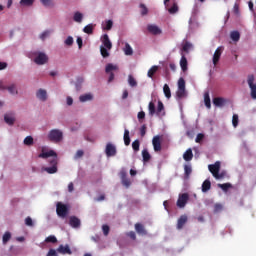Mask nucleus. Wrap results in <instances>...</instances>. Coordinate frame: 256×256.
Returning <instances> with one entry per match:
<instances>
[{"instance_id": "1", "label": "nucleus", "mask_w": 256, "mask_h": 256, "mask_svg": "<svg viewBox=\"0 0 256 256\" xmlns=\"http://www.w3.org/2000/svg\"><path fill=\"white\" fill-rule=\"evenodd\" d=\"M38 157H40V159H49V157H54L49 160V164L51 165V167H45L44 171H46V173H49V175L57 173V153L55 151L49 150L48 152H42L38 155Z\"/></svg>"}, {"instance_id": "2", "label": "nucleus", "mask_w": 256, "mask_h": 256, "mask_svg": "<svg viewBox=\"0 0 256 256\" xmlns=\"http://www.w3.org/2000/svg\"><path fill=\"white\" fill-rule=\"evenodd\" d=\"M111 49H113V43H111L109 35L104 34L102 37V46H100V53L104 59L109 57V51H111Z\"/></svg>"}, {"instance_id": "3", "label": "nucleus", "mask_w": 256, "mask_h": 256, "mask_svg": "<svg viewBox=\"0 0 256 256\" xmlns=\"http://www.w3.org/2000/svg\"><path fill=\"white\" fill-rule=\"evenodd\" d=\"M148 111L150 117H153V115H157V117H165V105H163V102L161 101H158L157 109L155 108V103L149 102Z\"/></svg>"}, {"instance_id": "4", "label": "nucleus", "mask_w": 256, "mask_h": 256, "mask_svg": "<svg viewBox=\"0 0 256 256\" xmlns=\"http://www.w3.org/2000/svg\"><path fill=\"white\" fill-rule=\"evenodd\" d=\"M32 57L36 65H45L49 61V57L44 52H32Z\"/></svg>"}, {"instance_id": "5", "label": "nucleus", "mask_w": 256, "mask_h": 256, "mask_svg": "<svg viewBox=\"0 0 256 256\" xmlns=\"http://www.w3.org/2000/svg\"><path fill=\"white\" fill-rule=\"evenodd\" d=\"M208 169L210 173H212L213 177H215V179H223L225 177L223 173H219L221 170V162L219 161L215 162L214 164H210Z\"/></svg>"}, {"instance_id": "6", "label": "nucleus", "mask_w": 256, "mask_h": 256, "mask_svg": "<svg viewBox=\"0 0 256 256\" xmlns=\"http://www.w3.org/2000/svg\"><path fill=\"white\" fill-rule=\"evenodd\" d=\"M48 139L53 143H60L63 141V132L59 129H52L48 134Z\"/></svg>"}, {"instance_id": "7", "label": "nucleus", "mask_w": 256, "mask_h": 256, "mask_svg": "<svg viewBox=\"0 0 256 256\" xmlns=\"http://www.w3.org/2000/svg\"><path fill=\"white\" fill-rule=\"evenodd\" d=\"M247 83L250 87V95L252 99H256V84H255V76L253 74L248 75Z\"/></svg>"}, {"instance_id": "8", "label": "nucleus", "mask_w": 256, "mask_h": 256, "mask_svg": "<svg viewBox=\"0 0 256 256\" xmlns=\"http://www.w3.org/2000/svg\"><path fill=\"white\" fill-rule=\"evenodd\" d=\"M119 175L122 185L126 187V189H129L131 187V180L127 177V170H125V168H122Z\"/></svg>"}, {"instance_id": "9", "label": "nucleus", "mask_w": 256, "mask_h": 256, "mask_svg": "<svg viewBox=\"0 0 256 256\" xmlns=\"http://www.w3.org/2000/svg\"><path fill=\"white\" fill-rule=\"evenodd\" d=\"M56 213L58 217H67V213H69V209L67 208V205L58 202L56 205Z\"/></svg>"}, {"instance_id": "10", "label": "nucleus", "mask_w": 256, "mask_h": 256, "mask_svg": "<svg viewBox=\"0 0 256 256\" xmlns=\"http://www.w3.org/2000/svg\"><path fill=\"white\" fill-rule=\"evenodd\" d=\"M118 69L119 67L117 65H113L112 63L106 65L105 71L106 73L110 74L108 78V83H111L115 79V74L112 73V71H117Z\"/></svg>"}, {"instance_id": "11", "label": "nucleus", "mask_w": 256, "mask_h": 256, "mask_svg": "<svg viewBox=\"0 0 256 256\" xmlns=\"http://www.w3.org/2000/svg\"><path fill=\"white\" fill-rule=\"evenodd\" d=\"M152 145H153L155 153L161 152V149H162L161 136H159V135L154 136L152 139Z\"/></svg>"}, {"instance_id": "12", "label": "nucleus", "mask_w": 256, "mask_h": 256, "mask_svg": "<svg viewBox=\"0 0 256 256\" xmlns=\"http://www.w3.org/2000/svg\"><path fill=\"white\" fill-rule=\"evenodd\" d=\"M147 31L151 35H161L163 33L161 28H159V26H157L155 24H148L147 25Z\"/></svg>"}, {"instance_id": "13", "label": "nucleus", "mask_w": 256, "mask_h": 256, "mask_svg": "<svg viewBox=\"0 0 256 256\" xmlns=\"http://www.w3.org/2000/svg\"><path fill=\"white\" fill-rule=\"evenodd\" d=\"M105 153L108 157H115L117 155V147L112 143L106 145Z\"/></svg>"}, {"instance_id": "14", "label": "nucleus", "mask_w": 256, "mask_h": 256, "mask_svg": "<svg viewBox=\"0 0 256 256\" xmlns=\"http://www.w3.org/2000/svg\"><path fill=\"white\" fill-rule=\"evenodd\" d=\"M57 253H60L61 255H73V251H71V248L69 247V244L60 245L57 248Z\"/></svg>"}, {"instance_id": "15", "label": "nucleus", "mask_w": 256, "mask_h": 256, "mask_svg": "<svg viewBox=\"0 0 256 256\" xmlns=\"http://www.w3.org/2000/svg\"><path fill=\"white\" fill-rule=\"evenodd\" d=\"M223 46H219L213 55L212 61H213V65H217V63H219V59H221V55L223 53Z\"/></svg>"}, {"instance_id": "16", "label": "nucleus", "mask_w": 256, "mask_h": 256, "mask_svg": "<svg viewBox=\"0 0 256 256\" xmlns=\"http://www.w3.org/2000/svg\"><path fill=\"white\" fill-rule=\"evenodd\" d=\"M187 201H189V194L184 193L179 196V198L177 200V206L180 208H183V207H185V205H187Z\"/></svg>"}, {"instance_id": "17", "label": "nucleus", "mask_w": 256, "mask_h": 256, "mask_svg": "<svg viewBox=\"0 0 256 256\" xmlns=\"http://www.w3.org/2000/svg\"><path fill=\"white\" fill-rule=\"evenodd\" d=\"M69 225L73 227V229H79V227H81V220L77 216H70Z\"/></svg>"}, {"instance_id": "18", "label": "nucleus", "mask_w": 256, "mask_h": 256, "mask_svg": "<svg viewBox=\"0 0 256 256\" xmlns=\"http://www.w3.org/2000/svg\"><path fill=\"white\" fill-rule=\"evenodd\" d=\"M4 121L7 125H15V113L9 112L4 115Z\"/></svg>"}, {"instance_id": "19", "label": "nucleus", "mask_w": 256, "mask_h": 256, "mask_svg": "<svg viewBox=\"0 0 256 256\" xmlns=\"http://www.w3.org/2000/svg\"><path fill=\"white\" fill-rule=\"evenodd\" d=\"M135 231L138 233V235H147V230L145 229V226L141 223L135 224Z\"/></svg>"}, {"instance_id": "20", "label": "nucleus", "mask_w": 256, "mask_h": 256, "mask_svg": "<svg viewBox=\"0 0 256 256\" xmlns=\"http://www.w3.org/2000/svg\"><path fill=\"white\" fill-rule=\"evenodd\" d=\"M36 97L40 101H47V91L44 89H39L36 93Z\"/></svg>"}, {"instance_id": "21", "label": "nucleus", "mask_w": 256, "mask_h": 256, "mask_svg": "<svg viewBox=\"0 0 256 256\" xmlns=\"http://www.w3.org/2000/svg\"><path fill=\"white\" fill-rule=\"evenodd\" d=\"M79 101L81 103H87V101H93V94L91 93L83 94L79 97Z\"/></svg>"}, {"instance_id": "22", "label": "nucleus", "mask_w": 256, "mask_h": 256, "mask_svg": "<svg viewBox=\"0 0 256 256\" xmlns=\"http://www.w3.org/2000/svg\"><path fill=\"white\" fill-rule=\"evenodd\" d=\"M185 223H187V215L180 216L177 222V229H181L182 227H185Z\"/></svg>"}, {"instance_id": "23", "label": "nucleus", "mask_w": 256, "mask_h": 256, "mask_svg": "<svg viewBox=\"0 0 256 256\" xmlns=\"http://www.w3.org/2000/svg\"><path fill=\"white\" fill-rule=\"evenodd\" d=\"M142 159L144 163H149V161H151V154L149 153V150H142Z\"/></svg>"}, {"instance_id": "24", "label": "nucleus", "mask_w": 256, "mask_h": 256, "mask_svg": "<svg viewBox=\"0 0 256 256\" xmlns=\"http://www.w3.org/2000/svg\"><path fill=\"white\" fill-rule=\"evenodd\" d=\"M184 161H191L193 159V150L191 148L187 149L183 154Z\"/></svg>"}, {"instance_id": "25", "label": "nucleus", "mask_w": 256, "mask_h": 256, "mask_svg": "<svg viewBox=\"0 0 256 256\" xmlns=\"http://www.w3.org/2000/svg\"><path fill=\"white\" fill-rule=\"evenodd\" d=\"M158 71H159V66L154 65V66H152V67L148 70L147 76H148L150 79H153V77L155 76V73H157Z\"/></svg>"}, {"instance_id": "26", "label": "nucleus", "mask_w": 256, "mask_h": 256, "mask_svg": "<svg viewBox=\"0 0 256 256\" xmlns=\"http://www.w3.org/2000/svg\"><path fill=\"white\" fill-rule=\"evenodd\" d=\"M6 90L9 92L10 95H18L19 91L17 90V85L11 84L10 86L6 87Z\"/></svg>"}, {"instance_id": "27", "label": "nucleus", "mask_w": 256, "mask_h": 256, "mask_svg": "<svg viewBox=\"0 0 256 256\" xmlns=\"http://www.w3.org/2000/svg\"><path fill=\"white\" fill-rule=\"evenodd\" d=\"M210 189H211V180L206 179L202 183V193H207V191H209Z\"/></svg>"}, {"instance_id": "28", "label": "nucleus", "mask_w": 256, "mask_h": 256, "mask_svg": "<svg viewBox=\"0 0 256 256\" xmlns=\"http://www.w3.org/2000/svg\"><path fill=\"white\" fill-rule=\"evenodd\" d=\"M191 173H193V168H191V165H184V178L189 179Z\"/></svg>"}, {"instance_id": "29", "label": "nucleus", "mask_w": 256, "mask_h": 256, "mask_svg": "<svg viewBox=\"0 0 256 256\" xmlns=\"http://www.w3.org/2000/svg\"><path fill=\"white\" fill-rule=\"evenodd\" d=\"M224 104L225 99H223L222 97L213 98V105H215V107H223Z\"/></svg>"}, {"instance_id": "30", "label": "nucleus", "mask_w": 256, "mask_h": 256, "mask_svg": "<svg viewBox=\"0 0 256 256\" xmlns=\"http://www.w3.org/2000/svg\"><path fill=\"white\" fill-rule=\"evenodd\" d=\"M188 62H187V58L185 56H182L180 59V67L183 71V73H185V71H187L188 69Z\"/></svg>"}, {"instance_id": "31", "label": "nucleus", "mask_w": 256, "mask_h": 256, "mask_svg": "<svg viewBox=\"0 0 256 256\" xmlns=\"http://www.w3.org/2000/svg\"><path fill=\"white\" fill-rule=\"evenodd\" d=\"M124 145H126V147H129V145H131V137H129L128 129L124 130Z\"/></svg>"}, {"instance_id": "32", "label": "nucleus", "mask_w": 256, "mask_h": 256, "mask_svg": "<svg viewBox=\"0 0 256 256\" xmlns=\"http://www.w3.org/2000/svg\"><path fill=\"white\" fill-rule=\"evenodd\" d=\"M176 97L177 99H183L184 97H187V91L185 89L178 88L176 91Z\"/></svg>"}, {"instance_id": "33", "label": "nucleus", "mask_w": 256, "mask_h": 256, "mask_svg": "<svg viewBox=\"0 0 256 256\" xmlns=\"http://www.w3.org/2000/svg\"><path fill=\"white\" fill-rule=\"evenodd\" d=\"M93 29H95V25L93 24H88L83 28V31L87 34V35H93Z\"/></svg>"}, {"instance_id": "34", "label": "nucleus", "mask_w": 256, "mask_h": 256, "mask_svg": "<svg viewBox=\"0 0 256 256\" xmlns=\"http://www.w3.org/2000/svg\"><path fill=\"white\" fill-rule=\"evenodd\" d=\"M204 103L207 109H211V98L209 96V92H205L204 94Z\"/></svg>"}, {"instance_id": "35", "label": "nucleus", "mask_w": 256, "mask_h": 256, "mask_svg": "<svg viewBox=\"0 0 256 256\" xmlns=\"http://www.w3.org/2000/svg\"><path fill=\"white\" fill-rule=\"evenodd\" d=\"M163 93H164L166 99H171V88H169L168 84H165L163 86Z\"/></svg>"}, {"instance_id": "36", "label": "nucleus", "mask_w": 256, "mask_h": 256, "mask_svg": "<svg viewBox=\"0 0 256 256\" xmlns=\"http://www.w3.org/2000/svg\"><path fill=\"white\" fill-rule=\"evenodd\" d=\"M11 241V233L10 232H5L3 237H2V243L3 245H7Z\"/></svg>"}, {"instance_id": "37", "label": "nucleus", "mask_w": 256, "mask_h": 256, "mask_svg": "<svg viewBox=\"0 0 256 256\" xmlns=\"http://www.w3.org/2000/svg\"><path fill=\"white\" fill-rule=\"evenodd\" d=\"M73 19L76 23H81L83 21V14L81 12H75Z\"/></svg>"}, {"instance_id": "38", "label": "nucleus", "mask_w": 256, "mask_h": 256, "mask_svg": "<svg viewBox=\"0 0 256 256\" xmlns=\"http://www.w3.org/2000/svg\"><path fill=\"white\" fill-rule=\"evenodd\" d=\"M128 85H130V87H137V80H135L133 75L128 76Z\"/></svg>"}, {"instance_id": "39", "label": "nucleus", "mask_w": 256, "mask_h": 256, "mask_svg": "<svg viewBox=\"0 0 256 256\" xmlns=\"http://www.w3.org/2000/svg\"><path fill=\"white\" fill-rule=\"evenodd\" d=\"M33 3H35V0H21L20 1V5L22 7H31V5H33Z\"/></svg>"}, {"instance_id": "40", "label": "nucleus", "mask_w": 256, "mask_h": 256, "mask_svg": "<svg viewBox=\"0 0 256 256\" xmlns=\"http://www.w3.org/2000/svg\"><path fill=\"white\" fill-rule=\"evenodd\" d=\"M230 37L232 41H239V39H241V34H239L238 31H233L231 32Z\"/></svg>"}, {"instance_id": "41", "label": "nucleus", "mask_w": 256, "mask_h": 256, "mask_svg": "<svg viewBox=\"0 0 256 256\" xmlns=\"http://www.w3.org/2000/svg\"><path fill=\"white\" fill-rule=\"evenodd\" d=\"M124 53L125 55H133V48H131V45H129V43L125 44Z\"/></svg>"}, {"instance_id": "42", "label": "nucleus", "mask_w": 256, "mask_h": 256, "mask_svg": "<svg viewBox=\"0 0 256 256\" xmlns=\"http://www.w3.org/2000/svg\"><path fill=\"white\" fill-rule=\"evenodd\" d=\"M218 187L222 189V191L227 192L229 191V189H231L232 186H231V183H224V184H218Z\"/></svg>"}, {"instance_id": "43", "label": "nucleus", "mask_w": 256, "mask_h": 256, "mask_svg": "<svg viewBox=\"0 0 256 256\" xmlns=\"http://www.w3.org/2000/svg\"><path fill=\"white\" fill-rule=\"evenodd\" d=\"M103 29L105 31H111L113 29V20H107Z\"/></svg>"}, {"instance_id": "44", "label": "nucleus", "mask_w": 256, "mask_h": 256, "mask_svg": "<svg viewBox=\"0 0 256 256\" xmlns=\"http://www.w3.org/2000/svg\"><path fill=\"white\" fill-rule=\"evenodd\" d=\"M191 47H193V44H191L190 42H185L182 46V51H184L185 53H189V49H191Z\"/></svg>"}, {"instance_id": "45", "label": "nucleus", "mask_w": 256, "mask_h": 256, "mask_svg": "<svg viewBox=\"0 0 256 256\" xmlns=\"http://www.w3.org/2000/svg\"><path fill=\"white\" fill-rule=\"evenodd\" d=\"M168 11H169V13H170L171 15H175V13H177V11H179V6H177V4L174 3V4L172 5V7H170V8L168 9Z\"/></svg>"}, {"instance_id": "46", "label": "nucleus", "mask_w": 256, "mask_h": 256, "mask_svg": "<svg viewBox=\"0 0 256 256\" xmlns=\"http://www.w3.org/2000/svg\"><path fill=\"white\" fill-rule=\"evenodd\" d=\"M139 147H141V143L139 142V140H135L134 142H132V149L133 151H135V153L139 151Z\"/></svg>"}, {"instance_id": "47", "label": "nucleus", "mask_w": 256, "mask_h": 256, "mask_svg": "<svg viewBox=\"0 0 256 256\" xmlns=\"http://www.w3.org/2000/svg\"><path fill=\"white\" fill-rule=\"evenodd\" d=\"M46 243H57V237L50 235L45 239Z\"/></svg>"}, {"instance_id": "48", "label": "nucleus", "mask_w": 256, "mask_h": 256, "mask_svg": "<svg viewBox=\"0 0 256 256\" xmlns=\"http://www.w3.org/2000/svg\"><path fill=\"white\" fill-rule=\"evenodd\" d=\"M232 125L233 127H237V125H239V116L237 114H234L232 117Z\"/></svg>"}, {"instance_id": "49", "label": "nucleus", "mask_w": 256, "mask_h": 256, "mask_svg": "<svg viewBox=\"0 0 256 256\" xmlns=\"http://www.w3.org/2000/svg\"><path fill=\"white\" fill-rule=\"evenodd\" d=\"M24 145H28V146L33 145V138H32L31 136H27V137L24 139Z\"/></svg>"}, {"instance_id": "50", "label": "nucleus", "mask_w": 256, "mask_h": 256, "mask_svg": "<svg viewBox=\"0 0 256 256\" xmlns=\"http://www.w3.org/2000/svg\"><path fill=\"white\" fill-rule=\"evenodd\" d=\"M140 9H141V15L145 16L147 13H149V9L145 7V4H140Z\"/></svg>"}, {"instance_id": "51", "label": "nucleus", "mask_w": 256, "mask_h": 256, "mask_svg": "<svg viewBox=\"0 0 256 256\" xmlns=\"http://www.w3.org/2000/svg\"><path fill=\"white\" fill-rule=\"evenodd\" d=\"M25 225H26L27 227H33V219H32L30 216L26 217V219H25Z\"/></svg>"}, {"instance_id": "52", "label": "nucleus", "mask_w": 256, "mask_h": 256, "mask_svg": "<svg viewBox=\"0 0 256 256\" xmlns=\"http://www.w3.org/2000/svg\"><path fill=\"white\" fill-rule=\"evenodd\" d=\"M146 133H147V125L143 124L140 128L141 137H145Z\"/></svg>"}, {"instance_id": "53", "label": "nucleus", "mask_w": 256, "mask_h": 256, "mask_svg": "<svg viewBox=\"0 0 256 256\" xmlns=\"http://www.w3.org/2000/svg\"><path fill=\"white\" fill-rule=\"evenodd\" d=\"M178 89H185V79L179 78V80H178Z\"/></svg>"}, {"instance_id": "54", "label": "nucleus", "mask_w": 256, "mask_h": 256, "mask_svg": "<svg viewBox=\"0 0 256 256\" xmlns=\"http://www.w3.org/2000/svg\"><path fill=\"white\" fill-rule=\"evenodd\" d=\"M137 118L139 120V123H143V119H145V112L144 111L138 112Z\"/></svg>"}, {"instance_id": "55", "label": "nucleus", "mask_w": 256, "mask_h": 256, "mask_svg": "<svg viewBox=\"0 0 256 256\" xmlns=\"http://www.w3.org/2000/svg\"><path fill=\"white\" fill-rule=\"evenodd\" d=\"M219 211H223V205L217 203L214 205V213H219Z\"/></svg>"}, {"instance_id": "56", "label": "nucleus", "mask_w": 256, "mask_h": 256, "mask_svg": "<svg viewBox=\"0 0 256 256\" xmlns=\"http://www.w3.org/2000/svg\"><path fill=\"white\" fill-rule=\"evenodd\" d=\"M49 35H51V31L46 30V31H44V32L40 35V39H42V41H45V38L48 37Z\"/></svg>"}, {"instance_id": "57", "label": "nucleus", "mask_w": 256, "mask_h": 256, "mask_svg": "<svg viewBox=\"0 0 256 256\" xmlns=\"http://www.w3.org/2000/svg\"><path fill=\"white\" fill-rule=\"evenodd\" d=\"M127 237H130V239H132V241H135V239H137V234H135V232L130 231L128 233H126Z\"/></svg>"}, {"instance_id": "58", "label": "nucleus", "mask_w": 256, "mask_h": 256, "mask_svg": "<svg viewBox=\"0 0 256 256\" xmlns=\"http://www.w3.org/2000/svg\"><path fill=\"white\" fill-rule=\"evenodd\" d=\"M102 230H103L105 237H107V235H109V231H110L109 225H103Z\"/></svg>"}, {"instance_id": "59", "label": "nucleus", "mask_w": 256, "mask_h": 256, "mask_svg": "<svg viewBox=\"0 0 256 256\" xmlns=\"http://www.w3.org/2000/svg\"><path fill=\"white\" fill-rule=\"evenodd\" d=\"M83 155H85V153L83 152V150H78L74 156V159H81V157H83Z\"/></svg>"}, {"instance_id": "60", "label": "nucleus", "mask_w": 256, "mask_h": 256, "mask_svg": "<svg viewBox=\"0 0 256 256\" xmlns=\"http://www.w3.org/2000/svg\"><path fill=\"white\" fill-rule=\"evenodd\" d=\"M65 45H68V47H71V45H73V37L68 36L67 39L65 40Z\"/></svg>"}, {"instance_id": "61", "label": "nucleus", "mask_w": 256, "mask_h": 256, "mask_svg": "<svg viewBox=\"0 0 256 256\" xmlns=\"http://www.w3.org/2000/svg\"><path fill=\"white\" fill-rule=\"evenodd\" d=\"M202 139H205V135H204L203 133H199V134L196 136L195 142H196V143H199Z\"/></svg>"}, {"instance_id": "62", "label": "nucleus", "mask_w": 256, "mask_h": 256, "mask_svg": "<svg viewBox=\"0 0 256 256\" xmlns=\"http://www.w3.org/2000/svg\"><path fill=\"white\" fill-rule=\"evenodd\" d=\"M46 256H59V255L57 254V250L50 249Z\"/></svg>"}, {"instance_id": "63", "label": "nucleus", "mask_w": 256, "mask_h": 256, "mask_svg": "<svg viewBox=\"0 0 256 256\" xmlns=\"http://www.w3.org/2000/svg\"><path fill=\"white\" fill-rule=\"evenodd\" d=\"M68 191H69V193H73V191H75V186H74L73 182H70L68 184Z\"/></svg>"}, {"instance_id": "64", "label": "nucleus", "mask_w": 256, "mask_h": 256, "mask_svg": "<svg viewBox=\"0 0 256 256\" xmlns=\"http://www.w3.org/2000/svg\"><path fill=\"white\" fill-rule=\"evenodd\" d=\"M42 4H44L45 7H49L51 5V0H40Z\"/></svg>"}]
</instances>
